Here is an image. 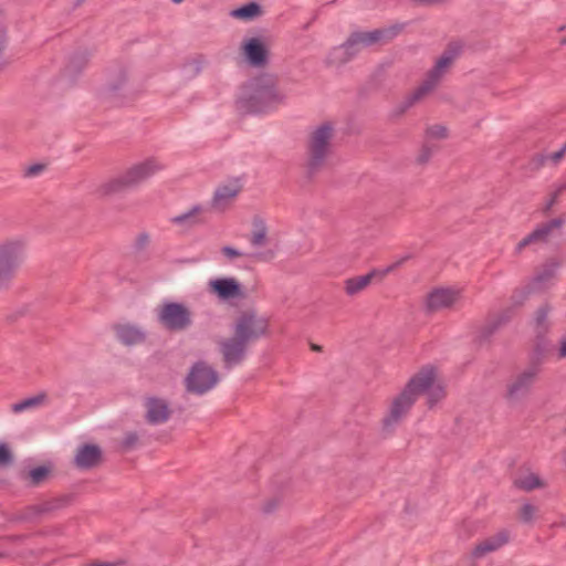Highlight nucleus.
<instances>
[{
  "mask_svg": "<svg viewBox=\"0 0 566 566\" xmlns=\"http://www.w3.org/2000/svg\"><path fill=\"white\" fill-rule=\"evenodd\" d=\"M49 474V469L45 467H38L32 469L29 472V479L31 481L32 485H39L41 482H43Z\"/></svg>",
  "mask_w": 566,
  "mask_h": 566,
  "instance_id": "35",
  "label": "nucleus"
},
{
  "mask_svg": "<svg viewBox=\"0 0 566 566\" xmlns=\"http://www.w3.org/2000/svg\"><path fill=\"white\" fill-rule=\"evenodd\" d=\"M565 154H566V144L562 147V149H559L558 151L553 153L551 155V159L554 163H558L564 157Z\"/></svg>",
  "mask_w": 566,
  "mask_h": 566,
  "instance_id": "41",
  "label": "nucleus"
},
{
  "mask_svg": "<svg viewBox=\"0 0 566 566\" xmlns=\"http://www.w3.org/2000/svg\"><path fill=\"white\" fill-rule=\"evenodd\" d=\"M525 298V296H522V300L516 302L517 304H522L523 300Z\"/></svg>",
  "mask_w": 566,
  "mask_h": 566,
  "instance_id": "46",
  "label": "nucleus"
},
{
  "mask_svg": "<svg viewBox=\"0 0 566 566\" xmlns=\"http://www.w3.org/2000/svg\"><path fill=\"white\" fill-rule=\"evenodd\" d=\"M208 291L222 301L243 297L242 286L234 277L212 279L208 282Z\"/></svg>",
  "mask_w": 566,
  "mask_h": 566,
  "instance_id": "12",
  "label": "nucleus"
},
{
  "mask_svg": "<svg viewBox=\"0 0 566 566\" xmlns=\"http://www.w3.org/2000/svg\"><path fill=\"white\" fill-rule=\"evenodd\" d=\"M510 539V533L505 530L497 532L496 534L483 539L479 543L474 551L472 552L473 556L479 558L484 556L488 553L495 552L502 546H504Z\"/></svg>",
  "mask_w": 566,
  "mask_h": 566,
  "instance_id": "21",
  "label": "nucleus"
},
{
  "mask_svg": "<svg viewBox=\"0 0 566 566\" xmlns=\"http://www.w3.org/2000/svg\"><path fill=\"white\" fill-rule=\"evenodd\" d=\"M245 59L254 66H262L266 62V49L264 44L255 38L247 40L242 45Z\"/></svg>",
  "mask_w": 566,
  "mask_h": 566,
  "instance_id": "22",
  "label": "nucleus"
},
{
  "mask_svg": "<svg viewBox=\"0 0 566 566\" xmlns=\"http://www.w3.org/2000/svg\"><path fill=\"white\" fill-rule=\"evenodd\" d=\"M185 0H171L172 3L175 4H180L181 2H184Z\"/></svg>",
  "mask_w": 566,
  "mask_h": 566,
  "instance_id": "43",
  "label": "nucleus"
},
{
  "mask_svg": "<svg viewBox=\"0 0 566 566\" xmlns=\"http://www.w3.org/2000/svg\"><path fill=\"white\" fill-rule=\"evenodd\" d=\"M116 339L125 346H135L146 340V331L139 325L124 322L113 325Z\"/></svg>",
  "mask_w": 566,
  "mask_h": 566,
  "instance_id": "15",
  "label": "nucleus"
},
{
  "mask_svg": "<svg viewBox=\"0 0 566 566\" xmlns=\"http://www.w3.org/2000/svg\"><path fill=\"white\" fill-rule=\"evenodd\" d=\"M462 50L460 43H451L436 60L433 66L426 73L420 85L405 101V107H411L417 102L432 93L452 67Z\"/></svg>",
  "mask_w": 566,
  "mask_h": 566,
  "instance_id": "4",
  "label": "nucleus"
},
{
  "mask_svg": "<svg viewBox=\"0 0 566 566\" xmlns=\"http://www.w3.org/2000/svg\"><path fill=\"white\" fill-rule=\"evenodd\" d=\"M260 13H261L260 6L255 2H250L240 8L232 10L230 14L232 18H235L239 20H244V21H250V20H253L256 17H259Z\"/></svg>",
  "mask_w": 566,
  "mask_h": 566,
  "instance_id": "28",
  "label": "nucleus"
},
{
  "mask_svg": "<svg viewBox=\"0 0 566 566\" xmlns=\"http://www.w3.org/2000/svg\"><path fill=\"white\" fill-rule=\"evenodd\" d=\"M48 401V395L45 392H40L33 397H29L19 402H15L11 406V410L14 413H21L28 410L38 409L44 406Z\"/></svg>",
  "mask_w": 566,
  "mask_h": 566,
  "instance_id": "26",
  "label": "nucleus"
},
{
  "mask_svg": "<svg viewBox=\"0 0 566 566\" xmlns=\"http://www.w3.org/2000/svg\"><path fill=\"white\" fill-rule=\"evenodd\" d=\"M562 226L559 219H553L548 222L539 224L533 232L522 239L516 245V252H521L524 248L534 244H541L548 241L552 233Z\"/></svg>",
  "mask_w": 566,
  "mask_h": 566,
  "instance_id": "16",
  "label": "nucleus"
},
{
  "mask_svg": "<svg viewBox=\"0 0 566 566\" xmlns=\"http://www.w3.org/2000/svg\"><path fill=\"white\" fill-rule=\"evenodd\" d=\"M250 243L256 248L264 247L268 243V228L265 222L260 218H255L253 220V230Z\"/></svg>",
  "mask_w": 566,
  "mask_h": 566,
  "instance_id": "27",
  "label": "nucleus"
},
{
  "mask_svg": "<svg viewBox=\"0 0 566 566\" xmlns=\"http://www.w3.org/2000/svg\"><path fill=\"white\" fill-rule=\"evenodd\" d=\"M313 349H314V350H318V349H319V347H318V346H316V345H313Z\"/></svg>",
  "mask_w": 566,
  "mask_h": 566,
  "instance_id": "45",
  "label": "nucleus"
},
{
  "mask_svg": "<svg viewBox=\"0 0 566 566\" xmlns=\"http://www.w3.org/2000/svg\"><path fill=\"white\" fill-rule=\"evenodd\" d=\"M515 485L525 491L542 488L544 484L535 473H526L515 481Z\"/></svg>",
  "mask_w": 566,
  "mask_h": 566,
  "instance_id": "31",
  "label": "nucleus"
},
{
  "mask_svg": "<svg viewBox=\"0 0 566 566\" xmlns=\"http://www.w3.org/2000/svg\"><path fill=\"white\" fill-rule=\"evenodd\" d=\"M221 252L228 261H233L237 258H242L245 255L244 252L229 245L223 247Z\"/></svg>",
  "mask_w": 566,
  "mask_h": 566,
  "instance_id": "37",
  "label": "nucleus"
},
{
  "mask_svg": "<svg viewBox=\"0 0 566 566\" xmlns=\"http://www.w3.org/2000/svg\"><path fill=\"white\" fill-rule=\"evenodd\" d=\"M333 135L334 128L329 123L322 124L312 133L307 158V166L312 172L318 170L325 164L331 153Z\"/></svg>",
  "mask_w": 566,
  "mask_h": 566,
  "instance_id": "7",
  "label": "nucleus"
},
{
  "mask_svg": "<svg viewBox=\"0 0 566 566\" xmlns=\"http://www.w3.org/2000/svg\"><path fill=\"white\" fill-rule=\"evenodd\" d=\"M556 356L558 359H565L566 358V336H563L559 339V345L556 352Z\"/></svg>",
  "mask_w": 566,
  "mask_h": 566,
  "instance_id": "39",
  "label": "nucleus"
},
{
  "mask_svg": "<svg viewBox=\"0 0 566 566\" xmlns=\"http://www.w3.org/2000/svg\"><path fill=\"white\" fill-rule=\"evenodd\" d=\"M219 377L217 371L206 363H197L192 366L187 379V389L191 392L202 395L212 389Z\"/></svg>",
  "mask_w": 566,
  "mask_h": 566,
  "instance_id": "10",
  "label": "nucleus"
},
{
  "mask_svg": "<svg viewBox=\"0 0 566 566\" xmlns=\"http://www.w3.org/2000/svg\"><path fill=\"white\" fill-rule=\"evenodd\" d=\"M57 507V501H45L39 504H34L28 509V517L33 518L38 517L39 515L49 513Z\"/></svg>",
  "mask_w": 566,
  "mask_h": 566,
  "instance_id": "32",
  "label": "nucleus"
},
{
  "mask_svg": "<svg viewBox=\"0 0 566 566\" xmlns=\"http://www.w3.org/2000/svg\"><path fill=\"white\" fill-rule=\"evenodd\" d=\"M158 323L171 332L185 331L192 324V313L188 306L177 302H166L157 310Z\"/></svg>",
  "mask_w": 566,
  "mask_h": 566,
  "instance_id": "8",
  "label": "nucleus"
},
{
  "mask_svg": "<svg viewBox=\"0 0 566 566\" xmlns=\"http://www.w3.org/2000/svg\"><path fill=\"white\" fill-rule=\"evenodd\" d=\"M560 44L566 46V36L560 40Z\"/></svg>",
  "mask_w": 566,
  "mask_h": 566,
  "instance_id": "44",
  "label": "nucleus"
},
{
  "mask_svg": "<svg viewBox=\"0 0 566 566\" xmlns=\"http://www.w3.org/2000/svg\"><path fill=\"white\" fill-rule=\"evenodd\" d=\"M177 226L193 227L203 222V208L193 206L186 212H182L171 219Z\"/></svg>",
  "mask_w": 566,
  "mask_h": 566,
  "instance_id": "24",
  "label": "nucleus"
},
{
  "mask_svg": "<svg viewBox=\"0 0 566 566\" xmlns=\"http://www.w3.org/2000/svg\"><path fill=\"white\" fill-rule=\"evenodd\" d=\"M12 460L13 457L8 444L0 442V467L9 465Z\"/></svg>",
  "mask_w": 566,
  "mask_h": 566,
  "instance_id": "36",
  "label": "nucleus"
},
{
  "mask_svg": "<svg viewBox=\"0 0 566 566\" xmlns=\"http://www.w3.org/2000/svg\"><path fill=\"white\" fill-rule=\"evenodd\" d=\"M285 94L277 87L272 76H261L243 86L238 107L247 113H268L285 101Z\"/></svg>",
  "mask_w": 566,
  "mask_h": 566,
  "instance_id": "2",
  "label": "nucleus"
},
{
  "mask_svg": "<svg viewBox=\"0 0 566 566\" xmlns=\"http://www.w3.org/2000/svg\"><path fill=\"white\" fill-rule=\"evenodd\" d=\"M71 66H75V61H71Z\"/></svg>",
  "mask_w": 566,
  "mask_h": 566,
  "instance_id": "48",
  "label": "nucleus"
},
{
  "mask_svg": "<svg viewBox=\"0 0 566 566\" xmlns=\"http://www.w3.org/2000/svg\"><path fill=\"white\" fill-rule=\"evenodd\" d=\"M138 440V437L136 433L134 432H128L125 434V438H124V446L125 447H133Z\"/></svg>",
  "mask_w": 566,
  "mask_h": 566,
  "instance_id": "40",
  "label": "nucleus"
},
{
  "mask_svg": "<svg viewBox=\"0 0 566 566\" xmlns=\"http://www.w3.org/2000/svg\"><path fill=\"white\" fill-rule=\"evenodd\" d=\"M461 297V291L453 287H438L426 297L429 311L437 312L453 306Z\"/></svg>",
  "mask_w": 566,
  "mask_h": 566,
  "instance_id": "13",
  "label": "nucleus"
},
{
  "mask_svg": "<svg viewBox=\"0 0 566 566\" xmlns=\"http://www.w3.org/2000/svg\"><path fill=\"white\" fill-rule=\"evenodd\" d=\"M449 137V129L442 124L428 125L424 130V140L429 144L444 140Z\"/></svg>",
  "mask_w": 566,
  "mask_h": 566,
  "instance_id": "29",
  "label": "nucleus"
},
{
  "mask_svg": "<svg viewBox=\"0 0 566 566\" xmlns=\"http://www.w3.org/2000/svg\"><path fill=\"white\" fill-rule=\"evenodd\" d=\"M559 262L549 261L545 263L535 276V282L538 284L549 283L557 274Z\"/></svg>",
  "mask_w": 566,
  "mask_h": 566,
  "instance_id": "30",
  "label": "nucleus"
},
{
  "mask_svg": "<svg viewBox=\"0 0 566 566\" xmlns=\"http://www.w3.org/2000/svg\"><path fill=\"white\" fill-rule=\"evenodd\" d=\"M120 564H122L120 562H115V563L94 562V563L90 564L88 566H119Z\"/></svg>",
  "mask_w": 566,
  "mask_h": 566,
  "instance_id": "42",
  "label": "nucleus"
},
{
  "mask_svg": "<svg viewBox=\"0 0 566 566\" xmlns=\"http://www.w3.org/2000/svg\"><path fill=\"white\" fill-rule=\"evenodd\" d=\"M241 185L238 180H231L220 185L212 199V207L216 210L224 211L241 192Z\"/></svg>",
  "mask_w": 566,
  "mask_h": 566,
  "instance_id": "18",
  "label": "nucleus"
},
{
  "mask_svg": "<svg viewBox=\"0 0 566 566\" xmlns=\"http://www.w3.org/2000/svg\"><path fill=\"white\" fill-rule=\"evenodd\" d=\"M102 450L96 444H83L78 447L74 463L78 469L87 470L99 464Z\"/></svg>",
  "mask_w": 566,
  "mask_h": 566,
  "instance_id": "20",
  "label": "nucleus"
},
{
  "mask_svg": "<svg viewBox=\"0 0 566 566\" xmlns=\"http://www.w3.org/2000/svg\"><path fill=\"white\" fill-rule=\"evenodd\" d=\"M165 169V164L155 157L132 165L122 175L101 184L96 190L101 197H108L128 188H135Z\"/></svg>",
  "mask_w": 566,
  "mask_h": 566,
  "instance_id": "3",
  "label": "nucleus"
},
{
  "mask_svg": "<svg viewBox=\"0 0 566 566\" xmlns=\"http://www.w3.org/2000/svg\"><path fill=\"white\" fill-rule=\"evenodd\" d=\"M535 376L536 370L533 368L526 369L518 374L509 382L506 397L512 401L524 397L528 392Z\"/></svg>",
  "mask_w": 566,
  "mask_h": 566,
  "instance_id": "19",
  "label": "nucleus"
},
{
  "mask_svg": "<svg viewBox=\"0 0 566 566\" xmlns=\"http://www.w3.org/2000/svg\"><path fill=\"white\" fill-rule=\"evenodd\" d=\"M85 64V61L82 59L81 60V65L80 66H83Z\"/></svg>",
  "mask_w": 566,
  "mask_h": 566,
  "instance_id": "47",
  "label": "nucleus"
},
{
  "mask_svg": "<svg viewBox=\"0 0 566 566\" xmlns=\"http://www.w3.org/2000/svg\"><path fill=\"white\" fill-rule=\"evenodd\" d=\"M44 170V165L35 164L31 165L25 169L27 177H35L39 176Z\"/></svg>",
  "mask_w": 566,
  "mask_h": 566,
  "instance_id": "38",
  "label": "nucleus"
},
{
  "mask_svg": "<svg viewBox=\"0 0 566 566\" xmlns=\"http://www.w3.org/2000/svg\"><path fill=\"white\" fill-rule=\"evenodd\" d=\"M553 307L549 304L539 306L533 317V329L537 336H544L551 328L549 314Z\"/></svg>",
  "mask_w": 566,
  "mask_h": 566,
  "instance_id": "23",
  "label": "nucleus"
},
{
  "mask_svg": "<svg viewBox=\"0 0 566 566\" xmlns=\"http://www.w3.org/2000/svg\"><path fill=\"white\" fill-rule=\"evenodd\" d=\"M248 343L245 339L238 337L234 333L233 336L220 343L221 353L227 366L240 364L245 356Z\"/></svg>",
  "mask_w": 566,
  "mask_h": 566,
  "instance_id": "14",
  "label": "nucleus"
},
{
  "mask_svg": "<svg viewBox=\"0 0 566 566\" xmlns=\"http://www.w3.org/2000/svg\"><path fill=\"white\" fill-rule=\"evenodd\" d=\"M537 507L535 505H532L530 503H525L520 509V518L524 523H531L535 520L537 516Z\"/></svg>",
  "mask_w": 566,
  "mask_h": 566,
  "instance_id": "34",
  "label": "nucleus"
},
{
  "mask_svg": "<svg viewBox=\"0 0 566 566\" xmlns=\"http://www.w3.org/2000/svg\"><path fill=\"white\" fill-rule=\"evenodd\" d=\"M422 369H430L432 373V380L423 391L427 392L428 405L430 408H432L436 403L444 398V387L440 382L436 381V369L432 366H424Z\"/></svg>",
  "mask_w": 566,
  "mask_h": 566,
  "instance_id": "25",
  "label": "nucleus"
},
{
  "mask_svg": "<svg viewBox=\"0 0 566 566\" xmlns=\"http://www.w3.org/2000/svg\"><path fill=\"white\" fill-rule=\"evenodd\" d=\"M385 33L382 30L353 33L344 44L335 46L328 52L326 63L331 66H340L347 63L361 48L379 42Z\"/></svg>",
  "mask_w": 566,
  "mask_h": 566,
  "instance_id": "6",
  "label": "nucleus"
},
{
  "mask_svg": "<svg viewBox=\"0 0 566 566\" xmlns=\"http://www.w3.org/2000/svg\"><path fill=\"white\" fill-rule=\"evenodd\" d=\"M145 418L150 424H160L166 422L171 413L166 400L156 397H149L145 400Z\"/></svg>",
  "mask_w": 566,
  "mask_h": 566,
  "instance_id": "17",
  "label": "nucleus"
},
{
  "mask_svg": "<svg viewBox=\"0 0 566 566\" xmlns=\"http://www.w3.org/2000/svg\"><path fill=\"white\" fill-rule=\"evenodd\" d=\"M438 148L433 144H429L424 140L423 145L419 149L417 156H416V163L419 165L427 164L432 156L437 153Z\"/></svg>",
  "mask_w": 566,
  "mask_h": 566,
  "instance_id": "33",
  "label": "nucleus"
},
{
  "mask_svg": "<svg viewBox=\"0 0 566 566\" xmlns=\"http://www.w3.org/2000/svg\"><path fill=\"white\" fill-rule=\"evenodd\" d=\"M432 373L430 369H420L406 386L388 402L387 411L381 420V432L390 434L407 417L412 406L430 385Z\"/></svg>",
  "mask_w": 566,
  "mask_h": 566,
  "instance_id": "1",
  "label": "nucleus"
},
{
  "mask_svg": "<svg viewBox=\"0 0 566 566\" xmlns=\"http://www.w3.org/2000/svg\"><path fill=\"white\" fill-rule=\"evenodd\" d=\"M28 249L24 237H11L0 241V290L8 289L23 263Z\"/></svg>",
  "mask_w": 566,
  "mask_h": 566,
  "instance_id": "5",
  "label": "nucleus"
},
{
  "mask_svg": "<svg viewBox=\"0 0 566 566\" xmlns=\"http://www.w3.org/2000/svg\"><path fill=\"white\" fill-rule=\"evenodd\" d=\"M409 259V255L402 256L392 264L388 265L387 268L382 270H373L369 273L360 276H354L345 280L344 282V290L345 293L349 296L357 295L358 293L363 292L373 281L374 277L379 276L380 279H384L387 276L390 272L402 265L407 260Z\"/></svg>",
  "mask_w": 566,
  "mask_h": 566,
  "instance_id": "11",
  "label": "nucleus"
},
{
  "mask_svg": "<svg viewBox=\"0 0 566 566\" xmlns=\"http://www.w3.org/2000/svg\"><path fill=\"white\" fill-rule=\"evenodd\" d=\"M269 331V319L254 311L242 312L234 322L233 332L238 337L253 343L265 336Z\"/></svg>",
  "mask_w": 566,
  "mask_h": 566,
  "instance_id": "9",
  "label": "nucleus"
}]
</instances>
